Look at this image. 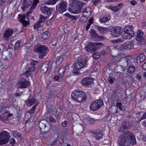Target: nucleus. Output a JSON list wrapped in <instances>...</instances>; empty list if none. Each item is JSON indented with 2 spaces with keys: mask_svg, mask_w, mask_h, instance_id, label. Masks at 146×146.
Returning <instances> with one entry per match:
<instances>
[{
  "mask_svg": "<svg viewBox=\"0 0 146 146\" xmlns=\"http://www.w3.org/2000/svg\"><path fill=\"white\" fill-rule=\"evenodd\" d=\"M95 43L96 44V46L97 47V48H98L101 47L103 46V44L102 43L95 42Z\"/></svg>",
  "mask_w": 146,
  "mask_h": 146,
  "instance_id": "obj_51",
  "label": "nucleus"
},
{
  "mask_svg": "<svg viewBox=\"0 0 146 146\" xmlns=\"http://www.w3.org/2000/svg\"><path fill=\"white\" fill-rule=\"evenodd\" d=\"M108 8L111 10L115 12L117 11V9L116 6H109L108 7Z\"/></svg>",
  "mask_w": 146,
  "mask_h": 146,
  "instance_id": "obj_48",
  "label": "nucleus"
},
{
  "mask_svg": "<svg viewBox=\"0 0 146 146\" xmlns=\"http://www.w3.org/2000/svg\"><path fill=\"white\" fill-rule=\"evenodd\" d=\"M67 51V49L66 48H63L61 49L59 51L56 53L55 55V57H58L59 55L60 56H65L66 53Z\"/></svg>",
  "mask_w": 146,
  "mask_h": 146,
  "instance_id": "obj_26",
  "label": "nucleus"
},
{
  "mask_svg": "<svg viewBox=\"0 0 146 146\" xmlns=\"http://www.w3.org/2000/svg\"><path fill=\"white\" fill-rule=\"evenodd\" d=\"M123 65L124 66H130L134 65L135 60L131 56H127L123 59Z\"/></svg>",
  "mask_w": 146,
  "mask_h": 146,
  "instance_id": "obj_9",
  "label": "nucleus"
},
{
  "mask_svg": "<svg viewBox=\"0 0 146 146\" xmlns=\"http://www.w3.org/2000/svg\"><path fill=\"white\" fill-rule=\"evenodd\" d=\"M83 3L77 0L74 5L70 7L69 11L73 13H79L83 7Z\"/></svg>",
  "mask_w": 146,
  "mask_h": 146,
  "instance_id": "obj_5",
  "label": "nucleus"
},
{
  "mask_svg": "<svg viewBox=\"0 0 146 146\" xmlns=\"http://www.w3.org/2000/svg\"><path fill=\"white\" fill-rule=\"evenodd\" d=\"M71 96L73 100L78 102H82L86 98L84 92L79 90L73 92L71 94Z\"/></svg>",
  "mask_w": 146,
  "mask_h": 146,
  "instance_id": "obj_3",
  "label": "nucleus"
},
{
  "mask_svg": "<svg viewBox=\"0 0 146 146\" xmlns=\"http://www.w3.org/2000/svg\"><path fill=\"white\" fill-rule=\"evenodd\" d=\"M131 127L130 123L128 121H123L121 125L119 128L118 130L120 132H121L124 130H128Z\"/></svg>",
  "mask_w": 146,
  "mask_h": 146,
  "instance_id": "obj_14",
  "label": "nucleus"
},
{
  "mask_svg": "<svg viewBox=\"0 0 146 146\" xmlns=\"http://www.w3.org/2000/svg\"><path fill=\"white\" fill-rule=\"evenodd\" d=\"M36 69L35 67V66H32L28 68L27 70L25 73H29V72H33Z\"/></svg>",
  "mask_w": 146,
  "mask_h": 146,
  "instance_id": "obj_37",
  "label": "nucleus"
},
{
  "mask_svg": "<svg viewBox=\"0 0 146 146\" xmlns=\"http://www.w3.org/2000/svg\"><path fill=\"white\" fill-rule=\"evenodd\" d=\"M145 56L144 53H141L137 58V62L138 64H141L143 62L145 59Z\"/></svg>",
  "mask_w": 146,
  "mask_h": 146,
  "instance_id": "obj_25",
  "label": "nucleus"
},
{
  "mask_svg": "<svg viewBox=\"0 0 146 146\" xmlns=\"http://www.w3.org/2000/svg\"><path fill=\"white\" fill-rule=\"evenodd\" d=\"M57 143V140H54L50 144V146H56Z\"/></svg>",
  "mask_w": 146,
  "mask_h": 146,
  "instance_id": "obj_55",
  "label": "nucleus"
},
{
  "mask_svg": "<svg viewBox=\"0 0 146 146\" xmlns=\"http://www.w3.org/2000/svg\"><path fill=\"white\" fill-rule=\"evenodd\" d=\"M123 5V3H120L116 6L117 11L122 7Z\"/></svg>",
  "mask_w": 146,
  "mask_h": 146,
  "instance_id": "obj_53",
  "label": "nucleus"
},
{
  "mask_svg": "<svg viewBox=\"0 0 146 146\" xmlns=\"http://www.w3.org/2000/svg\"><path fill=\"white\" fill-rule=\"evenodd\" d=\"M26 18L25 16H22L19 20L20 22L22 24L23 27H27V25L29 24V20L28 19L26 20Z\"/></svg>",
  "mask_w": 146,
  "mask_h": 146,
  "instance_id": "obj_24",
  "label": "nucleus"
},
{
  "mask_svg": "<svg viewBox=\"0 0 146 146\" xmlns=\"http://www.w3.org/2000/svg\"><path fill=\"white\" fill-rule=\"evenodd\" d=\"M67 3L63 0L61 1L56 5V10L59 13L62 14L67 10Z\"/></svg>",
  "mask_w": 146,
  "mask_h": 146,
  "instance_id": "obj_7",
  "label": "nucleus"
},
{
  "mask_svg": "<svg viewBox=\"0 0 146 146\" xmlns=\"http://www.w3.org/2000/svg\"><path fill=\"white\" fill-rule=\"evenodd\" d=\"M146 119V112L145 113L142 115L141 118V119Z\"/></svg>",
  "mask_w": 146,
  "mask_h": 146,
  "instance_id": "obj_64",
  "label": "nucleus"
},
{
  "mask_svg": "<svg viewBox=\"0 0 146 146\" xmlns=\"http://www.w3.org/2000/svg\"><path fill=\"white\" fill-rule=\"evenodd\" d=\"M57 44V41L56 40L53 39L51 42H50V44H51L52 45L54 46H55Z\"/></svg>",
  "mask_w": 146,
  "mask_h": 146,
  "instance_id": "obj_57",
  "label": "nucleus"
},
{
  "mask_svg": "<svg viewBox=\"0 0 146 146\" xmlns=\"http://www.w3.org/2000/svg\"><path fill=\"white\" fill-rule=\"evenodd\" d=\"M122 30L121 28L119 27H114L111 31V35L112 36L114 37H117L121 34Z\"/></svg>",
  "mask_w": 146,
  "mask_h": 146,
  "instance_id": "obj_17",
  "label": "nucleus"
},
{
  "mask_svg": "<svg viewBox=\"0 0 146 146\" xmlns=\"http://www.w3.org/2000/svg\"><path fill=\"white\" fill-rule=\"evenodd\" d=\"M124 32L129 33L132 36L134 35V32L133 31V27L131 26H128L126 27L124 29Z\"/></svg>",
  "mask_w": 146,
  "mask_h": 146,
  "instance_id": "obj_27",
  "label": "nucleus"
},
{
  "mask_svg": "<svg viewBox=\"0 0 146 146\" xmlns=\"http://www.w3.org/2000/svg\"><path fill=\"white\" fill-rule=\"evenodd\" d=\"M41 27V23L38 21L34 25V28L38 30V29Z\"/></svg>",
  "mask_w": 146,
  "mask_h": 146,
  "instance_id": "obj_43",
  "label": "nucleus"
},
{
  "mask_svg": "<svg viewBox=\"0 0 146 146\" xmlns=\"http://www.w3.org/2000/svg\"><path fill=\"white\" fill-rule=\"evenodd\" d=\"M91 36L93 39L98 38L100 37V36L98 35L96 33L92 35H91Z\"/></svg>",
  "mask_w": 146,
  "mask_h": 146,
  "instance_id": "obj_50",
  "label": "nucleus"
},
{
  "mask_svg": "<svg viewBox=\"0 0 146 146\" xmlns=\"http://www.w3.org/2000/svg\"><path fill=\"white\" fill-rule=\"evenodd\" d=\"M30 85V83L28 81L24 78H22L19 80L17 87L18 88L21 89L26 88Z\"/></svg>",
  "mask_w": 146,
  "mask_h": 146,
  "instance_id": "obj_13",
  "label": "nucleus"
},
{
  "mask_svg": "<svg viewBox=\"0 0 146 146\" xmlns=\"http://www.w3.org/2000/svg\"><path fill=\"white\" fill-rule=\"evenodd\" d=\"M47 18L46 17L42 15H40V19L38 21L40 23H41L44 22L47 19Z\"/></svg>",
  "mask_w": 146,
  "mask_h": 146,
  "instance_id": "obj_40",
  "label": "nucleus"
},
{
  "mask_svg": "<svg viewBox=\"0 0 146 146\" xmlns=\"http://www.w3.org/2000/svg\"><path fill=\"white\" fill-rule=\"evenodd\" d=\"M94 19L93 17L90 18L88 20L89 23L92 24L94 22Z\"/></svg>",
  "mask_w": 146,
  "mask_h": 146,
  "instance_id": "obj_63",
  "label": "nucleus"
},
{
  "mask_svg": "<svg viewBox=\"0 0 146 146\" xmlns=\"http://www.w3.org/2000/svg\"><path fill=\"white\" fill-rule=\"evenodd\" d=\"M10 133L8 131L2 130L0 132V145L8 142L10 138Z\"/></svg>",
  "mask_w": 146,
  "mask_h": 146,
  "instance_id": "obj_6",
  "label": "nucleus"
},
{
  "mask_svg": "<svg viewBox=\"0 0 146 146\" xmlns=\"http://www.w3.org/2000/svg\"><path fill=\"white\" fill-rule=\"evenodd\" d=\"M99 21L102 23H104L109 20V19L107 17L103 16L100 17L99 18Z\"/></svg>",
  "mask_w": 146,
  "mask_h": 146,
  "instance_id": "obj_34",
  "label": "nucleus"
},
{
  "mask_svg": "<svg viewBox=\"0 0 146 146\" xmlns=\"http://www.w3.org/2000/svg\"><path fill=\"white\" fill-rule=\"evenodd\" d=\"M40 11L43 14H46L48 15H50L52 11V8L47 7L45 5H42L40 7Z\"/></svg>",
  "mask_w": 146,
  "mask_h": 146,
  "instance_id": "obj_18",
  "label": "nucleus"
},
{
  "mask_svg": "<svg viewBox=\"0 0 146 146\" xmlns=\"http://www.w3.org/2000/svg\"><path fill=\"white\" fill-rule=\"evenodd\" d=\"M48 66L46 64H43L42 65L40 71L41 73H46L48 70Z\"/></svg>",
  "mask_w": 146,
  "mask_h": 146,
  "instance_id": "obj_29",
  "label": "nucleus"
},
{
  "mask_svg": "<svg viewBox=\"0 0 146 146\" xmlns=\"http://www.w3.org/2000/svg\"><path fill=\"white\" fill-rule=\"evenodd\" d=\"M133 36H132V35H131L129 33L124 32L122 37L125 39H129L131 38Z\"/></svg>",
  "mask_w": 146,
  "mask_h": 146,
  "instance_id": "obj_33",
  "label": "nucleus"
},
{
  "mask_svg": "<svg viewBox=\"0 0 146 146\" xmlns=\"http://www.w3.org/2000/svg\"><path fill=\"white\" fill-rule=\"evenodd\" d=\"M86 51L88 52H91L95 51L97 49V47L96 46L95 43L92 42H89L85 47Z\"/></svg>",
  "mask_w": 146,
  "mask_h": 146,
  "instance_id": "obj_16",
  "label": "nucleus"
},
{
  "mask_svg": "<svg viewBox=\"0 0 146 146\" xmlns=\"http://www.w3.org/2000/svg\"><path fill=\"white\" fill-rule=\"evenodd\" d=\"M92 136L96 140H99L103 138L104 135L103 132L100 130H96L91 131Z\"/></svg>",
  "mask_w": 146,
  "mask_h": 146,
  "instance_id": "obj_10",
  "label": "nucleus"
},
{
  "mask_svg": "<svg viewBox=\"0 0 146 146\" xmlns=\"http://www.w3.org/2000/svg\"><path fill=\"white\" fill-rule=\"evenodd\" d=\"M36 100L34 98L29 99L26 102V105L27 106L30 107L33 105L36 102Z\"/></svg>",
  "mask_w": 146,
  "mask_h": 146,
  "instance_id": "obj_32",
  "label": "nucleus"
},
{
  "mask_svg": "<svg viewBox=\"0 0 146 146\" xmlns=\"http://www.w3.org/2000/svg\"><path fill=\"white\" fill-rule=\"evenodd\" d=\"M130 3L132 5L134 6L137 4V2L135 0H132L130 2Z\"/></svg>",
  "mask_w": 146,
  "mask_h": 146,
  "instance_id": "obj_60",
  "label": "nucleus"
},
{
  "mask_svg": "<svg viewBox=\"0 0 146 146\" xmlns=\"http://www.w3.org/2000/svg\"><path fill=\"white\" fill-rule=\"evenodd\" d=\"M39 2V0H33V3H32V5L30 8L29 10L27 13L28 17H31V16L30 14H31L33 13V11Z\"/></svg>",
  "mask_w": 146,
  "mask_h": 146,
  "instance_id": "obj_20",
  "label": "nucleus"
},
{
  "mask_svg": "<svg viewBox=\"0 0 146 146\" xmlns=\"http://www.w3.org/2000/svg\"><path fill=\"white\" fill-rule=\"evenodd\" d=\"M134 46V42L133 41H127L123 44V48L126 50H130L133 48Z\"/></svg>",
  "mask_w": 146,
  "mask_h": 146,
  "instance_id": "obj_21",
  "label": "nucleus"
},
{
  "mask_svg": "<svg viewBox=\"0 0 146 146\" xmlns=\"http://www.w3.org/2000/svg\"><path fill=\"white\" fill-rule=\"evenodd\" d=\"M91 70V73H93L97 72L98 70L96 67L94 66L92 68Z\"/></svg>",
  "mask_w": 146,
  "mask_h": 146,
  "instance_id": "obj_54",
  "label": "nucleus"
},
{
  "mask_svg": "<svg viewBox=\"0 0 146 146\" xmlns=\"http://www.w3.org/2000/svg\"><path fill=\"white\" fill-rule=\"evenodd\" d=\"M13 33L14 30L13 29H8L6 30L3 35L4 40L7 42L9 41Z\"/></svg>",
  "mask_w": 146,
  "mask_h": 146,
  "instance_id": "obj_11",
  "label": "nucleus"
},
{
  "mask_svg": "<svg viewBox=\"0 0 146 146\" xmlns=\"http://www.w3.org/2000/svg\"><path fill=\"white\" fill-rule=\"evenodd\" d=\"M116 106L117 108L120 110H123V108L122 107V104L121 102H118L116 103Z\"/></svg>",
  "mask_w": 146,
  "mask_h": 146,
  "instance_id": "obj_46",
  "label": "nucleus"
},
{
  "mask_svg": "<svg viewBox=\"0 0 146 146\" xmlns=\"http://www.w3.org/2000/svg\"><path fill=\"white\" fill-rule=\"evenodd\" d=\"M104 105L103 100H96L93 101L90 106V109L93 111L98 110Z\"/></svg>",
  "mask_w": 146,
  "mask_h": 146,
  "instance_id": "obj_8",
  "label": "nucleus"
},
{
  "mask_svg": "<svg viewBox=\"0 0 146 146\" xmlns=\"http://www.w3.org/2000/svg\"><path fill=\"white\" fill-rule=\"evenodd\" d=\"M118 96L117 93L116 92H115L113 93L111 97L112 98H117Z\"/></svg>",
  "mask_w": 146,
  "mask_h": 146,
  "instance_id": "obj_58",
  "label": "nucleus"
},
{
  "mask_svg": "<svg viewBox=\"0 0 146 146\" xmlns=\"http://www.w3.org/2000/svg\"><path fill=\"white\" fill-rule=\"evenodd\" d=\"M137 34L136 40L138 41V44H142L141 42H143L144 39L143 33L142 31L139 30L137 32Z\"/></svg>",
  "mask_w": 146,
  "mask_h": 146,
  "instance_id": "obj_19",
  "label": "nucleus"
},
{
  "mask_svg": "<svg viewBox=\"0 0 146 146\" xmlns=\"http://www.w3.org/2000/svg\"><path fill=\"white\" fill-rule=\"evenodd\" d=\"M68 122L66 121H65L62 122V125L63 127H66L67 125Z\"/></svg>",
  "mask_w": 146,
  "mask_h": 146,
  "instance_id": "obj_62",
  "label": "nucleus"
},
{
  "mask_svg": "<svg viewBox=\"0 0 146 146\" xmlns=\"http://www.w3.org/2000/svg\"><path fill=\"white\" fill-rule=\"evenodd\" d=\"M127 71L128 73H133L137 72V70L134 65L128 66Z\"/></svg>",
  "mask_w": 146,
  "mask_h": 146,
  "instance_id": "obj_31",
  "label": "nucleus"
},
{
  "mask_svg": "<svg viewBox=\"0 0 146 146\" xmlns=\"http://www.w3.org/2000/svg\"><path fill=\"white\" fill-rule=\"evenodd\" d=\"M87 59L86 56H80L78 58V62L76 63L74 65L73 70L75 71V72L73 73H78V70L76 71V70H78L85 66L87 65Z\"/></svg>",
  "mask_w": 146,
  "mask_h": 146,
  "instance_id": "obj_4",
  "label": "nucleus"
},
{
  "mask_svg": "<svg viewBox=\"0 0 146 146\" xmlns=\"http://www.w3.org/2000/svg\"><path fill=\"white\" fill-rule=\"evenodd\" d=\"M97 29L99 33L102 35L106 33L108 31L107 28L101 26L98 27Z\"/></svg>",
  "mask_w": 146,
  "mask_h": 146,
  "instance_id": "obj_30",
  "label": "nucleus"
},
{
  "mask_svg": "<svg viewBox=\"0 0 146 146\" xmlns=\"http://www.w3.org/2000/svg\"><path fill=\"white\" fill-rule=\"evenodd\" d=\"M32 3L31 0H24L23 2L22 9L25 10L31 7Z\"/></svg>",
  "mask_w": 146,
  "mask_h": 146,
  "instance_id": "obj_22",
  "label": "nucleus"
},
{
  "mask_svg": "<svg viewBox=\"0 0 146 146\" xmlns=\"http://www.w3.org/2000/svg\"><path fill=\"white\" fill-rule=\"evenodd\" d=\"M50 121L51 122H55L56 121L55 118L52 116H50L49 118Z\"/></svg>",
  "mask_w": 146,
  "mask_h": 146,
  "instance_id": "obj_52",
  "label": "nucleus"
},
{
  "mask_svg": "<svg viewBox=\"0 0 146 146\" xmlns=\"http://www.w3.org/2000/svg\"><path fill=\"white\" fill-rule=\"evenodd\" d=\"M108 82L111 84H112L115 80V78L111 76H109L108 79Z\"/></svg>",
  "mask_w": 146,
  "mask_h": 146,
  "instance_id": "obj_42",
  "label": "nucleus"
},
{
  "mask_svg": "<svg viewBox=\"0 0 146 146\" xmlns=\"http://www.w3.org/2000/svg\"><path fill=\"white\" fill-rule=\"evenodd\" d=\"M91 9L90 7H87L84 9L83 11V15L81 17V18L85 17H88L91 14Z\"/></svg>",
  "mask_w": 146,
  "mask_h": 146,
  "instance_id": "obj_23",
  "label": "nucleus"
},
{
  "mask_svg": "<svg viewBox=\"0 0 146 146\" xmlns=\"http://www.w3.org/2000/svg\"><path fill=\"white\" fill-rule=\"evenodd\" d=\"M59 0H49L45 2V3L47 5H54Z\"/></svg>",
  "mask_w": 146,
  "mask_h": 146,
  "instance_id": "obj_36",
  "label": "nucleus"
},
{
  "mask_svg": "<svg viewBox=\"0 0 146 146\" xmlns=\"http://www.w3.org/2000/svg\"><path fill=\"white\" fill-rule=\"evenodd\" d=\"M68 69V68L67 66L65 67H62L60 69H59V68H55V72H59V73H64L65 72H67Z\"/></svg>",
  "mask_w": 146,
  "mask_h": 146,
  "instance_id": "obj_28",
  "label": "nucleus"
},
{
  "mask_svg": "<svg viewBox=\"0 0 146 146\" xmlns=\"http://www.w3.org/2000/svg\"><path fill=\"white\" fill-rule=\"evenodd\" d=\"M50 33L48 31L44 32L42 35V38L44 39H46L49 36Z\"/></svg>",
  "mask_w": 146,
  "mask_h": 146,
  "instance_id": "obj_39",
  "label": "nucleus"
},
{
  "mask_svg": "<svg viewBox=\"0 0 146 146\" xmlns=\"http://www.w3.org/2000/svg\"><path fill=\"white\" fill-rule=\"evenodd\" d=\"M12 115L13 114L11 113L8 114L7 115V117H6L5 119V118H3V117H2L1 118V119L4 122L7 123L8 122V118H9V117L10 116H12Z\"/></svg>",
  "mask_w": 146,
  "mask_h": 146,
  "instance_id": "obj_41",
  "label": "nucleus"
},
{
  "mask_svg": "<svg viewBox=\"0 0 146 146\" xmlns=\"http://www.w3.org/2000/svg\"><path fill=\"white\" fill-rule=\"evenodd\" d=\"M36 106L37 104H35L32 108L30 110L28 111V113H34L35 112V110Z\"/></svg>",
  "mask_w": 146,
  "mask_h": 146,
  "instance_id": "obj_44",
  "label": "nucleus"
},
{
  "mask_svg": "<svg viewBox=\"0 0 146 146\" xmlns=\"http://www.w3.org/2000/svg\"><path fill=\"white\" fill-rule=\"evenodd\" d=\"M0 112L2 114L7 113V111L5 110V108H3L0 110Z\"/></svg>",
  "mask_w": 146,
  "mask_h": 146,
  "instance_id": "obj_56",
  "label": "nucleus"
},
{
  "mask_svg": "<svg viewBox=\"0 0 146 146\" xmlns=\"http://www.w3.org/2000/svg\"><path fill=\"white\" fill-rule=\"evenodd\" d=\"M13 136L16 138L20 139L21 138V135L17 131H13Z\"/></svg>",
  "mask_w": 146,
  "mask_h": 146,
  "instance_id": "obj_38",
  "label": "nucleus"
},
{
  "mask_svg": "<svg viewBox=\"0 0 146 146\" xmlns=\"http://www.w3.org/2000/svg\"><path fill=\"white\" fill-rule=\"evenodd\" d=\"M117 143L120 146H131L135 144L136 141L134 135L131 132L126 131L119 136Z\"/></svg>",
  "mask_w": 146,
  "mask_h": 146,
  "instance_id": "obj_1",
  "label": "nucleus"
},
{
  "mask_svg": "<svg viewBox=\"0 0 146 146\" xmlns=\"http://www.w3.org/2000/svg\"><path fill=\"white\" fill-rule=\"evenodd\" d=\"M38 62L37 61L32 60L31 62V65H32V66H35L36 64V63Z\"/></svg>",
  "mask_w": 146,
  "mask_h": 146,
  "instance_id": "obj_59",
  "label": "nucleus"
},
{
  "mask_svg": "<svg viewBox=\"0 0 146 146\" xmlns=\"http://www.w3.org/2000/svg\"><path fill=\"white\" fill-rule=\"evenodd\" d=\"M92 56L94 59H98L100 57L99 53L98 52H94Z\"/></svg>",
  "mask_w": 146,
  "mask_h": 146,
  "instance_id": "obj_47",
  "label": "nucleus"
},
{
  "mask_svg": "<svg viewBox=\"0 0 146 146\" xmlns=\"http://www.w3.org/2000/svg\"><path fill=\"white\" fill-rule=\"evenodd\" d=\"M15 141L14 139V138H11L10 139L9 141V143L11 144H13L15 143Z\"/></svg>",
  "mask_w": 146,
  "mask_h": 146,
  "instance_id": "obj_61",
  "label": "nucleus"
},
{
  "mask_svg": "<svg viewBox=\"0 0 146 146\" xmlns=\"http://www.w3.org/2000/svg\"><path fill=\"white\" fill-rule=\"evenodd\" d=\"M47 122L44 120L41 121L38 124V125L42 131L44 133H47L49 131L48 127L46 125Z\"/></svg>",
  "mask_w": 146,
  "mask_h": 146,
  "instance_id": "obj_12",
  "label": "nucleus"
},
{
  "mask_svg": "<svg viewBox=\"0 0 146 146\" xmlns=\"http://www.w3.org/2000/svg\"><path fill=\"white\" fill-rule=\"evenodd\" d=\"M55 57L57 58L56 61V64L57 65H59L62 62L63 58L62 57L59 55L58 57L56 56Z\"/></svg>",
  "mask_w": 146,
  "mask_h": 146,
  "instance_id": "obj_35",
  "label": "nucleus"
},
{
  "mask_svg": "<svg viewBox=\"0 0 146 146\" xmlns=\"http://www.w3.org/2000/svg\"><path fill=\"white\" fill-rule=\"evenodd\" d=\"M9 0H1L0 1V6L4 5L6 3H7Z\"/></svg>",
  "mask_w": 146,
  "mask_h": 146,
  "instance_id": "obj_49",
  "label": "nucleus"
},
{
  "mask_svg": "<svg viewBox=\"0 0 146 146\" xmlns=\"http://www.w3.org/2000/svg\"><path fill=\"white\" fill-rule=\"evenodd\" d=\"M33 50L39 54V57L40 59H43L44 57L47 54L48 51V48L44 45H35L33 48Z\"/></svg>",
  "mask_w": 146,
  "mask_h": 146,
  "instance_id": "obj_2",
  "label": "nucleus"
},
{
  "mask_svg": "<svg viewBox=\"0 0 146 146\" xmlns=\"http://www.w3.org/2000/svg\"><path fill=\"white\" fill-rule=\"evenodd\" d=\"M93 78H84L81 81V83L83 86L88 87L91 85L93 82Z\"/></svg>",
  "mask_w": 146,
  "mask_h": 146,
  "instance_id": "obj_15",
  "label": "nucleus"
},
{
  "mask_svg": "<svg viewBox=\"0 0 146 146\" xmlns=\"http://www.w3.org/2000/svg\"><path fill=\"white\" fill-rule=\"evenodd\" d=\"M21 43V41L19 40H18L16 42L14 46V49L16 50L18 49Z\"/></svg>",
  "mask_w": 146,
  "mask_h": 146,
  "instance_id": "obj_45",
  "label": "nucleus"
}]
</instances>
